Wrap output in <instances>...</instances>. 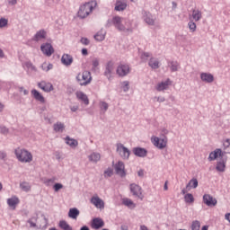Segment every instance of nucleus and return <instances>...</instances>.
<instances>
[{
  "instance_id": "1",
  "label": "nucleus",
  "mask_w": 230,
  "mask_h": 230,
  "mask_svg": "<svg viewBox=\"0 0 230 230\" xmlns=\"http://www.w3.org/2000/svg\"><path fill=\"white\" fill-rule=\"evenodd\" d=\"M16 159L20 163H31L33 161V155L24 148L17 147L14 150Z\"/></svg>"
},
{
  "instance_id": "2",
  "label": "nucleus",
  "mask_w": 230,
  "mask_h": 230,
  "mask_svg": "<svg viewBox=\"0 0 230 230\" xmlns=\"http://www.w3.org/2000/svg\"><path fill=\"white\" fill-rule=\"evenodd\" d=\"M96 2H88L80 6V9L78 11V17L81 19H85V17H88V15L96 8Z\"/></svg>"
},
{
  "instance_id": "3",
  "label": "nucleus",
  "mask_w": 230,
  "mask_h": 230,
  "mask_svg": "<svg viewBox=\"0 0 230 230\" xmlns=\"http://www.w3.org/2000/svg\"><path fill=\"white\" fill-rule=\"evenodd\" d=\"M123 19L119 16H113L111 19H109L106 22V28H111V26H114L119 31H121V30H125L123 27Z\"/></svg>"
},
{
  "instance_id": "4",
  "label": "nucleus",
  "mask_w": 230,
  "mask_h": 230,
  "mask_svg": "<svg viewBox=\"0 0 230 230\" xmlns=\"http://www.w3.org/2000/svg\"><path fill=\"white\" fill-rule=\"evenodd\" d=\"M76 81L79 85L85 86L89 85L93 81V76H91V72L84 71L76 75Z\"/></svg>"
},
{
  "instance_id": "5",
  "label": "nucleus",
  "mask_w": 230,
  "mask_h": 230,
  "mask_svg": "<svg viewBox=\"0 0 230 230\" xmlns=\"http://www.w3.org/2000/svg\"><path fill=\"white\" fill-rule=\"evenodd\" d=\"M151 143L159 150H164L168 146V137L166 136L163 137L153 136L151 137Z\"/></svg>"
},
{
  "instance_id": "6",
  "label": "nucleus",
  "mask_w": 230,
  "mask_h": 230,
  "mask_svg": "<svg viewBox=\"0 0 230 230\" xmlns=\"http://www.w3.org/2000/svg\"><path fill=\"white\" fill-rule=\"evenodd\" d=\"M116 74L120 78H123L130 74V65L127 63H120L116 69Z\"/></svg>"
},
{
  "instance_id": "7",
  "label": "nucleus",
  "mask_w": 230,
  "mask_h": 230,
  "mask_svg": "<svg viewBox=\"0 0 230 230\" xmlns=\"http://www.w3.org/2000/svg\"><path fill=\"white\" fill-rule=\"evenodd\" d=\"M116 146H117V152L121 157V159L128 161L130 157V150L125 147V146L121 143L117 144Z\"/></svg>"
},
{
  "instance_id": "8",
  "label": "nucleus",
  "mask_w": 230,
  "mask_h": 230,
  "mask_svg": "<svg viewBox=\"0 0 230 230\" xmlns=\"http://www.w3.org/2000/svg\"><path fill=\"white\" fill-rule=\"evenodd\" d=\"M129 190L133 197H136L137 199H140V200H143V188H141V186L136 183H131L129 185Z\"/></svg>"
},
{
  "instance_id": "9",
  "label": "nucleus",
  "mask_w": 230,
  "mask_h": 230,
  "mask_svg": "<svg viewBox=\"0 0 230 230\" xmlns=\"http://www.w3.org/2000/svg\"><path fill=\"white\" fill-rule=\"evenodd\" d=\"M172 84H173L172 81H171L170 78H167L165 81H162L160 83H158L155 86L156 91H158V93H161L163 91H168V89H170V85H172Z\"/></svg>"
},
{
  "instance_id": "10",
  "label": "nucleus",
  "mask_w": 230,
  "mask_h": 230,
  "mask_svg": "<svg viewBox=\"0 0 230 230\" xmlns=\"http://www.w3.org/2000/svg\"><path fill=\"white\" fill-rule=\"evenodd\" d=\"M142 19L148 26H154L155 24V18H154V15L150 12L143 11Z\"/></svg>"
},
{
  "instance_id": "11",
  "label": "nucleus",
  "mask_w": 230,
  "mask_h": 230,
  "mask_svg": "<svg viewBox=\"0 0 230 230\" xmlns=\"http://www.w3.org/2000/svg\"><path fill=\"white\" fill-rule=\"evenodd\" d=\"M115 172L117 175H119L120 177H126L127 176V172H125V164L121 161H119L115 165H114Z\"/></svg>"
},
{
  "instance_id": "12",
  "label": "nucleus",
  "mask_w": 230,
  "mask_h": 230,
  "mask_svg": "<svg viewBox=\"0 0 230 230\" xmlns=\"http://www.w3.org/2000/svg\"><path fill=\"white\" fill-rule=\"evenodd\" d=\"M104 226L105 222L103 221V219H102V217H95L91 221L92 229L99 230L102 229V227H104Z\"/></svg>"
},
{
  "instance_id": "13",
  "label": "nucleus",
  "mask_w": 230,
  "mask_h": 230,
  "mask_svg": "<svg viewBox=\"0 0 230 230\" xmlns=\"http://www.w3.org/2000/svg\"><path fill=\"white\" fill-rule=\"evenodd\" d=\"M40 49L43 55H46V57H51L52 53H55V49L50 43L42 44Z\"/></svg>"
},
{
  "instance_id": "14",
  "label": "nucleus",
  "mask_w": 230,
  "mask_h": 230,
  "mask_svg": "<svg viewBox=\"0 0 230 230\" xmlns=\"http://www.w3.org/2000/svg\"><path fill=\"white\" fill-rule=\"evenodd\" d=\"M112 73H114V62L109 61L105 67L104 76H106L108 80H111L112 78Z\"/></svg>"
},
{
  "instance_id": "15",
  "label": "nucleus",
  "mask_w": 230,
  "mask_h": 230,
  "mask_svg": "<svg viewBox=\"0 0 230 230\" xmlns=\"http://www.w3.org/2000/svg\"><path fill=\"white\" fill-rule=\"evenodd\" d=\"M203 202L206 204V206H208V208H213L217 205V199L213 198V196L209 194H205L203 196Z\"/></svg>"
},
{
  "instance_id": "16",
  "label": "nucleus",
  "mask_w": 230,
  "mask_h": 230,
  "mask_svg": "<svg viewBox=\"0 0 230 230\" xmlns=\"http://www.w3.org/2000/svg\"><path fill=\"white\" fill-rule=\"evenodd\" d=\"M190 21H194L195 22H199L200 19H202V11L199 9H192L191 14L189 15Z\"/></svg>"
},
{
  "instance_id": "17",
  "label": "nucleus",
  "mask_w": 230,
  "mask_h": 230,
  "mask_svg": "<svg viewBox=\"0 0 230 230\" xmlns=\"http://www.w3.org/2000/svg\"><path fill=\"white\" fill-rule=\"evenodd\" d=\"M38 87L41 89V91H44V93H51V91H53V84L46 81L38 83Z\"/></svg>"
},
{
  "instance_id": "18",
  "label": "nucleus",
  "mask_w": 230,
  "mask_h": 230,
  "mask_svg": "<svg viewBox=\"0 0 230 230\" xmlns=\"http://www.w3.org/2000/svg\"><path fill=\"white\" fill-rule=\"evenodd\" d=\"M47 35H48V32L44 29H41L35 33L31 40H33L34 42H40V40H43V39H46Z\"/></svg>"
},
{
  "instance_id": "19",
  "label": "nucleus",
  "mask_w": 230,
  "mask_h": 230,
  "mask_svg": "<svg viewBox=\"0 0 230 230\" xmlns=\"http://www.w3.org/2000/svg\"><path fill=\"white\" fill-rule=\"evenodd\" d=\"M132 152L134 155L137 157H146L148 155V150H146L145 147H134L132 149Z\"/></svg>"
},
{
  "instance_id": "20",
  "label": "nucleus",
  "mask_w": 230,
  "mask_h": 230,
  "mask_svg": "<svg viewBox=\"0 0 230 230\" xmlns=\"http://www.w3.org/2000/svg\"><path fill=\"white\" fill-rule=\"evenodd\" d=\"M91 204L95 206L98 209H103V208H105V202H103L98 196L92 197Z\"/></svg>"
},
{
  "instance_id": "21",
  "label": "nucleus",
  "mask_w": 230,
  "mask_h": 230,
  "mask_svg": "<svg viewBox=\"0 0 230 230\" xmlns=\"http://www.w3.org/2000/svg\"><path fill=\"white\" fill-rule=\"evenodd\" d=\"M31 93L36 102H40V103H46V99L39 91L33 89L31 90Z\"/></svg>"
},
{
  "instance_id": "22",
  "label": "nucleus",
  "mask_w": 230,
  "mask_h": 230,
  "mask_svg": "<svg viewBox=\"0 0 230 230\" xmlns=\"http://www.w3.org/2000/svg\"><path fill=\"white\" fill-rule=\"evenodd\" d=\"M102 155L98 152H93L88 155V161H90V163H93V164L100 163Z\"/></svg>"
},
{
  "instance_id": "23",
  "label": "nucleus",
  "mask_w": 230,
  "mask_h": 230,
  "mask_svg": "<svg viewBox=\"0 0 230 230\" xmlns=\"http://www.w3.org/2000/svg\"><path fill=\"white\" fill-rule=\"evenodd\" d=\"M200 79L206 84H213V82H215V76H213V75L209 73H201Z\"/></svg>"
},
{
  "instance_id": "24",
  "label": "nucleus",
  "mask_w": 230,
  "mask_h": 230,
  "mask_svg": "<svg viewBox=\"0 0 230 230\" xmlns=\"http://www.w3.org/2000/svg\"><path fill=\"white\" fill-rule=\"evenodd\" d=\"M218 157H224V152H222V149L220 148H217L209 154L208 161H215V159Z\"/></svg>"
},
{
  "instance_id": "25",
  "label": "nucleus",
  "mask_w": 230,
  "mask_h": 230,
  "mask_svg": "<svg viewBox=\"0 0 230 230\" xmlns=\"http://www.w3.org/2000/svg\"><path fill=\"white\" fill-rule=\"evenodd\" d=\"M75 95L79 102H83L84 105H89V97L84 92L78 91L75 93Z\"/></svg>"
},
{
  "instance_id": "26",
  "label": "nucleus",
  "mask_w": 230,
  "mask_h": 230,
  "mask_svg": "<svg viewBox=\"0 0 230 230\" xmlns=\"http://www.w3.org/2000/svg\"><path fill=\"white\" fill-rule=\"evenodd\" d=\"M73 56L69 54H64L61 58V64H63V66H66V67H69V66L73 64Z\"/></svg>"
},
{
  "instance_id": "27",
  "label": "nucleus",
  "mask_w": 230,
  "mask_h": 230,
  "mask_svg": "<svg viewBox=\"0 0 230 230\" xmlns=\"http://www.w3.org/2000/svg\"><path fill=\"white\" fill-rule=\"evenodd\" d=\"M24 66L27 69V75H34L35 73H37V66H35L34 64L31 63V61L25 62Z\"/></svg>"
},
{
  "instance_id": "28",
  "label": "nucleus",
  "mask_w": 230,
  "mask_h": 230,
  "mask_svg": "<svg viewBox=\"0 0 230 230\" xmlns=\"http://www.w3.org/2000/svg\"><path fill=\"white\" fill-rule=\"evenodd\" d=\"M123 22L124 30H121V31H124L125 33H132V31H134V29L132 28V22L130 20L124 19Z\"/></svg>"
},
{
  "instance_id": "29",
  "label": "nucleus",
  "mask_w": 230,
  "mask_h": 230,
  "mask_svg": "<svg viewBox=\"0 0 230 230\" xmlns=\"http://www.w3.org/2000/svg\"><path fill=\"white\" fill-rule=\"evenodd\" d=\"M148 66L149 67H151V69H159V67H161L159 59H157L156 58H150Z\"/></svg>"
},
{
  "instance_id": "30",
  "label": "nucleus",
  "mask_w": 230,
  "mask_h": 230,
  "mask_svg": "<svg viewBox=\"0 0 230 230\" xmlns=\"http://www.w3.org/2000/svg\"><path fill=\"white\" fill-rule=\"evenodd\" d=\"M19 202H20V200H19V198H17V196H13L7 199V204H8L9 208H13V209H15V208L17 207V204H19Z\"/></svg>"
},
{
  "instance_id": "31",
  "label": "nucleus",
  "mask_w": 230,
  "mask_h": 230,
  "mask_svg": "<svg viewBox=\"0 0 230 230\" xmlns=\"http://www.w3.org/2000/svg\"><path fill=\"white\" fill-rule=\"evenodd\" d=\"M54 132L62 133L66 130V125L63 122L58 121L53 125Z\"/></svg>"
},
{
  "instance_id": "32",
  "label": "nucleus",
  "mask_w": 230,
  "mask_h": 230,
  "mask_svg": "<svg viewBox=\"0 0 230 230\" xmlns=\"http://www.w3.org/2000/svg\"><path fill=\"white\" fill-rule=\"evenodd\" d=\"M79 215H80V210H78V208H70L68 211L69 218H73L74 220H76Z\"/></svg>"
},
{
  "instance_id": "33",
  "label": "nucleus",
  "mask_w": 230,
  "mask_h": 230,
  "mask_svg": "<svg viewBox=\"0 0 230 230\" xmlns=\"http://www.w3.org/2000/svg\"><path fill=\"white\" fill-rule=\"evenodd\" d=\"M65 140L66 145H68V146H71V148H76V146H78V141L76 139L66 137Z\"/></svg>"
},
{
  "instance_id": "34",
  "label": "nucleus",
  "mask_w": 230,
  "mask_h": 230,
  "mask_svg": "<svg viewBox=\"0 0 230 230\" xmlns=\"http://www.w3.org/2000/svg\"><path fill=\"white\" fill-rule=\"evenodd\" d=\"M199 186V181L197 178L191 179L189 183L186 185V190H190V188H193L195 190Z\"/></svg>"
},
{
  "instance_id": "35",
  "label": "nucleus",
  "mask_w": 230,
  "mask_h": 230,
  "mask_svg": "<svg viewBox=\"0 0 230 230\" xmlns=\"http://www.w3.org/2000/svg\"><path fill=\"white\" fill-rule=\"evenodd\" d=\"M20 188L22 191H25V193H28L29 191H31V185L28 181H22L20 183Z\"/></svg>"
},
{
  "instance_id": "36",
  "label": "nucleus",
  "mask_w": 230,
  "mask_h": 230,
  "mask_svg": "<svg viewBox=\"0 0 230 230\" xmlns=\"http://www.w3.org/2000/svg\"><path fill=\"white\" fill-rule=\"evenodd\" d=\"M122 204L124 206H127V208H129V209H134L136 208V205L134 204V201L128 198H125L122 199Z\"/></svg>"
},
{
  "instance_id": "37",
  "label": "nucleus",
  "mask_w": 230,
  "mask_h": 230,
  "mask_svg": "<svg viewBox=\"0 0 230 230\" xmlns=\"http://www.w3.org/2000/svg\"><path fill=\"white\" fill-rule=\"evenodd\" d=\"M58 226L62 230H73V226L67 224L66 220L59 221Z\"/></svg>"
},
{
  "instance_id": "38",
  "label": "nucleus",
  "mask_w": 230,
  "mask_h": 230,
  "mask_svg": "<svg viewBox=\"0 0 230 230\" xmlns=\"http://www.w3.org/2000/svg\"><path fill=\"white\" fill-rule=\"evenodd\" d=\"M168 66L170 67L172 73L179 71V63L177 61L169 62Z\"/></svg>"
},
{
  "instance_id": "39",
  "label": "nucleus",
  "mask_w": 230,
  "mask_h": 230,
  "mask_svg": "<svg viewBox=\"0 0 230 230\" xmlns=\"http://www.w3.org/2000/svg\"><path fill=\"white\" fill-rule=\"evenodd\" d=\"M95 40H98L99 42H102V40H105V32L103 30L99 31L95 35H94Z\"/></svg>"
},
{
  "instance_id": "40",
  "label": "nucleus",
  "mask_w": 230,
  "mask_h": 230,
  "mask_svg": "<svg viewBox=\"0 0 230 230\" xmlns=\"http://www.w3.org/2000/svg\"><path fill=\"white\" fill-rule=\"evenodd\" d=\"M127 8V4L123 2H117L115 5L116 12H123Z\"/></svg>"
},
{
  "instance_id": "41",
  "label": "nucleus",
  "mask_w": 230,
  "mask_h": 230,
  "mask_svg": "<svg viewBox=\"0 0 230 230\" xmlns=\"http://www.w3.org/2000/svg\"><path fill=\"white\" fill-rule=\"evenodd\" d=\"M40 67H41L42 71H45L46 73H48V71H51V69H53V64L44 62L40 66Z\"/></svg>"
},
{
  "instance_id": "42",
  "label": "nucleus",
  "mask_w": 230,
  "mask_h": 230,
  "mask_svg": "<svg viewBox=\"0 0 230 230\" xmlns=\"http://www.w3.org/2000/svg\"><path fill=\"white\" fill-rule=\"evenodd\" d=\"M37 216H32L27 220V224H30V227H37Z\"/></svg>"
},
{
  "instance_id": "43",
  "label": "nucleus",
  "mask_w": 230,
  "mask_h": 230,
  "mask_svg": "<svg viewBox=\"0 0 230 230\" xmlns=\"http://www.w3.org/2000/svg\"><path fill=\"white\" fill-rule=\"evenodd\" d=\"M216 170L217 172H226V163H224L222 161L217 162V166H216Z\"/></svg>"
},
{
  "instance_id": "44",
  "label": "nucleus",
  "mask_w": 230,
  "mask_h": 230,
  "mask_svg": "<svg viewBox=\"0 0 230 230\" xmlns=\"http://www.w3.org/2000/svg\"><path fill=\"white\" fill-rule=\"evenodd\" d=\"M112 175H114V169L112 167H108L104 171V178L109 179V177H112Z\"/></svg>"
},
{
  "instance_id": "45",
  "label": "nucleus",
  "mask_w": 230,
  "mask_h": 230,
  "mask_svg": "<svg viewBox=\"0 0 230 230\" xmlns=\"http://www.w3.org/2000/svg\"><path fill=\"white\" fill-rule=\"evenodd\" d=\"M225 154H230V139L227 138L223 142Z\"/></svg>"
},
{
  "instance_id": "46",
  "label": "nucleus",
  "mask_w": 230,
  "mask_h": 230,
  "mask_svg": "<svg viewBox=\"0 0 230 230\" xmlns=\"http://www.w3.org/2000/svg\"><path fill=\"white\" fill-rule=\"evenodd\" d=\"M184 199L187 204H191V203L195 202V198H193V194H191V193L186 194L184 196Z\"/></svg>"
},
{
  "instance_id": "47",
  "label": "nucleus",
  "mask_w": 230,
  "mask_h": 230,
  "mask_svg": "<svg viewBox=\"0 0 230 230\" xmlns=\"http://www.w3.org/2000/svg\"><path fill=\"white\" fill-rule=\"evenodd\" d=\"M121 89L124 91V93H128V91L130 90V82L123 81L121 83Z\"/></svg>"
},
{
  "instance_id": "48",
  "label": "nucleus",
  "mask_w": 230,
  "mask_h": 230,
  "mask_svg": "<svg viewBox=\"0 0 230 230\" xmlns=\"http://www.w3.org/2000/svg\"><path fill=\"white\" fill-rule=\"evenodd\" d=\"M99 107H100V110L105 113L106 111H109V103L103 102V101H101L99 102Z\"/></svg>"
},
{
  "instance_id": "49",
  "label": "nucleus",
  "mask_w": 230,
  "mask_h": 230,
  "mask_svg": "<svg viewBox=\"0 0 230 230\" xmlns=\"http://www.w3.org/2000/svg\"><path fill=\"white\" fill-rule=\"evenodd\" d=\"M98 66H100V60L98 58L93 59L92 71H94V73H96V71H98Z\"/></svg>"
},
{
  "instance_id": "50",
  "label": "nucleus",
  "mask_w": 230,
  "mask_h": 230,
  "mask_svg": "<svg viewBox=\"0 0 230 230\" xmlns=\"http://www.w3.org/2000/svg\"><path fill=\"white\" fill-rule=\"evenodd\" d=\"M188 26L192 33H194V31H197V23H195L193 20H190V22H188Z\"/></svg>"
},
{
  "instance_id": "51",
  "label": "nucleus",
  "mask_w": 230,
  "mask_h": 230,
  "mask_svg": "<svg viewBox=\"0 0 230 230\" xmlns=\"http://www.w3.org/2000/svg\"><path fill=\"white\" fill-rule=\"evenodd\" d=\"M42 181H43V184H45V186H48V187L55 183V178H50V179L44 178L42 179Z\"/></svg>"
},
{
  "instance_id": "52",
  "label": "nucleus",
  "mask_w": 230,
  "mask_h": 230,
  "mask_svg": "<svg viewBox=\"0 0 230 230\" xmlns=\"http://www.w3.org/2000/svg\"><path fill=\"white\" fill-rule=\"evenodd\" d=\"M190 229L191 230H200V221H199V220L193 221L191 224Z\"/></svg>"
},
{
  "instance_id": "53",
  "label": "nucleus",
  "mask_w": 230,
  "mask_h": 230,
  "mask_svg": "<svg viewBox=\"0 0 230 230\" xmlns=\"http://www.w3.org/2000/svg\"><path fill=\"white\" fill-rule=\"evenodd\" d=\"M9 132H10V129H8L6 126L0 125V134H3V136H8Z\"/></svg>"
},
{
  "instance_id": "54",
  "label": "nucleus",
  "mask_w": 230,
  "mask_h": 230,
  "mask_svg": "<svg viewBox=\"0 0 230 230\" xmlns=\"http://www.w3.org/2000/svg\"><path fill=\"white\" fill-rule=\"evenodd\" d=\"M150 57H151L150 52H143L140 56V58H141V60H143L145 62V61L148 60V58H150Z\"/></svg>"
},
{
  "instance_id": "55",
  "label": "nucleus",
  "mask_w": 230,
  "mask_h": 230,
  "mask_svg": "<svg viewBox=\"0 0 230 230\" xmlns=\"http://www.w3.org/2000/svg\"><path fill=\"white\" fill-rule=\"evenodd\" d=\"M8 26V19L0 18V28H6Z\"/></svg>"
},
{
  "instance_id": "56",
  "label": "nucleus",
  "mask_w": 230,
  "mask_h": 230,
  "mask_svg": "<svg viewBox=\"0 0 230 230\" xmlns=\"http://www.w3.org/2000/svg\"><path fill=\"white\" fill-rule=\"evenodd\" d=\"M62 188H64V185L62 183H55L53 186V190L54 191H56V193H58V191H60Z\"/></svg>"
},
{
  "instance_id": "57",
  "label": "nucleus",
  "mask_w": 230,
  "mask_h": 230,
  "mask_svg": "<svg viewBox=\"0 0 230 230\" xmlns=\"http://www.w3.org/2000/svg\"><path fill=\"white\" fill-rule=\"evenodd\" d=\"M81 43L84 44V46H89V44H90L89 39L82 38L81 39Z\"/></svg>"
},
{
  "instance_id": "58",
  "label": "nucleus",
  "mask_w": 230,
  "mask_h": 230,
  "mask_svg": "<svg viewBox=\"0 0 230 230\" xmlns=\"http://www.w3.org/2000/svg\"><path fill=\"white\" fill-rule=\"evenodd\" d=\"M19 91L20 93H23L24 96H28V94L30 93V92L26 89H24V87L21 86L19 87Z\"/></svg>"
},
{
  "instance_id": "59",
  "label": "nucleus",
  "mask_w": 230,
  "mask_h": 230,
  "mask_svg": "<svg viewBox=\"0 0 230 230\" xmlns=\"http://www.w3.org/2000/svg\"><path fill=\"white\" fill-rule=\"evenodd\" d=\"M6 157H7L6 152L0 151V159H2V161H4Z\"/></svg>"
},
{
  "instance_id": "60",
  "label": "nucleus",
  "mask_w": 230,
  "mask_h": 230,
  "mask_svg": "<svg viewBox=\"0 0 230 230\" xmlns=\"http://www.w3.org/2000/svg\"><path fill=\"white\" fill-rule=\"evenodd\" d=\"M156 102L159 103H163L164 102H166V99L164 97H155Z\"/></svg>"
},
{
  "instance_id": "61",
  "label": "nucleus",
  "mask_w": 230,
  "mask_h": 230,
  "mask_svg": "<svg viewBox=\"0 0 230 230\" xmlns=\"http://www.w3.org/2000/svg\"><path fill=\"white\" fill-rule=\"evenodd\" d=\"M16 4H17V0H8V4L10 6H15Z\"/></svg>"
},
{
  "instance_id": "62",
  "label": "nucleus",
  "mask_w": 230,
  "mask_h": 230,
  "mask_svg": "<svg viewBox=\"0 0 230 230\" xmlns=\"http://www.w3.org/2000/svg\"><path fill=\"white\" fill-rule=\"evenodd\" d=\"M169 132H170V131H168V129L163 128V129H162V136H164H164L168 135Z\"/></svg>"
},
{
  "instance_id": "63",
  "label": "nucleus",
  "mask_w": 230,
  "mask_h": 230,
  "mask_svg": "<svg viewBox=\"0 0 230 230\" xmlns=\"http://www.w3.org/2000/svg\"><path fill=\"white\" fill-rule=\"evenodd\" d=\"M70 110L72 112H76V111H78V106H71Z\"/></svg>"
},
{
  "instance_id": "64",
  "label": "nucleus",
  "mask_w": 230,
  "mask_h": 230,
  "mask_svg": "<svg viewBox=\"0 0 230 230\" xmlns=\"http://www.w3.org/2000/svg\"><path fill=\"white\" fill-rule=\"evenodd\" d=\"M225 218H226V220H227V221L229 222V224H230V213H226V214L225 215Z\"/></svg>"
}]
</instances>
